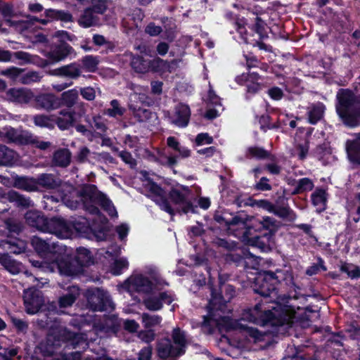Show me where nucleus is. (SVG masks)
I'll return each mask as SVG.
<instances>
[{"mask_svg":"<svg viewBox=\"0 0 360 360\" xmlns=\"http://www.w3.org/2000/svg\"><path fill=\"white\" fill-rule=\"evenodd\" d=\"M147 188L149 192L159 198L156 203L160 209L171 216H174L176 213L187 214L189 212H196L197 206L193 205L191 201L193 191L188 186L178 184L176 186H172L168 192V198L165 195V190L152 179L148 180Z\"/></svg>","mask_w":360,"mask_h":360,"instance_id":"f257e3e1","label":"nucleus"},{"mask_svg":"<svg viewBox=\"0 0 360 360\" xmlns=\"http://www.w3.org/2000/svg\"><path fill=\"white\" fill-rule=\"evenodd\" d=\"M355 94L349 89H340L336 95L335 110L342 122L348 127L360 125V83Z\"/></svg>","mask_w":360,"mask_h":360,"instance_id":"f03ea898","label":"nucleus"},{"mask_svg":"<svg viewBox=\"0 0 360 360\" xmlns=\"http://www.w3.org/2000/svg\"><path fill=\"white\" fill-rule=\"evenodd\" d=\"M286 279L284 270L276 269L261 271L255 278L254 291L264 298H270V302L278 298V285Z\"/></svg>","mask_w":360,"mask_h":360,"instance_id":"7ed1b4c3","label":"nucleus"},{"mask_svg":"<svg viewBox=\"0 0 360 360\" xmlns=\"http://www.w3.org/2000/svg\"><path fill=\"white\" fill-rule=\"evenodd\" d=\"M71 224L73 229L79 236L96 241L105 240L110 230L108 226V219L105 217L102 219H89L80 216Z\"/></svg>","mask_w":360,"mask_h":360,"instance_id":"20e7f679","label":"nucleus"},{"mask_svg":"<svg viewBox=\"0 0 360 360\" xmlns=\"http://www.w3.org/2000/svg\"><path fill=\"white\" fill-rule=\"evenodd\" d=\"M74 335L67 329L54 330L49 333L46 338L34 347L32 358L41 360V358L53 356L63 344L72 340Z\"/></svg>","mask_w":360,"mask_h":360,"instance_id":"39448f33","label":"nucleus"},{"mask_svg":"<svg viewBox=\"0 0 360 360\" xmlns=\"http://www.w3.org/2000/svg\"><path fill=\"white\" fill-rule=\"evenodd\" d=\"M236 25L237 32L242 35L247 44L257 46L260 50L270 51L271 46L263 41L269 36L266 30V24L260 17L257 16L255 22L248 26L250 32L247 31L245 27L238 22Z\"/></svg>","mask_w":360,"mask_h":360,"instance_id":"423d86ee","label":"nucleus"},{"mask_svg":"<svg viewBox=\"0 0 360 360\" xmlns=\"http://www.w3.org/2000/svg\"><path fill=\"white\" fill-rule=\"evenodd\" d=\"M250 319L255 323L262 326H283L287 321L286 314L273 308L266 309L262 303H257L252 309H250Z\"/></svg>","mask_w":360,"mask_h":360,"instance_id":"0eeeda50","label":"nucleus"},{"mask_svg":"<svg viewBox=\"0 0 360 360\" xmlns=\"http://www.w3.org/2000/svg\"><path fill=\"white\" fill-rule=\"evenodd\" d=\"M79 192V191H76L74 187L70 186L67 192L65 191H62L61 199L68 207L72 209L78 207L79 204L78 198H80L82 200L83 206L86 211L101 217L100 219H102L104 216L98 207L96 200L89 197H80L78 195Z\"/></svg>","mask_w":360,"mask_h":360,"instance_id":"6e6552de","label":"nucleus"},{"mask_svg":"<svg viewBox=\"0 0 360 360\" xmlns=\"http://www.w3.org/2000/svg\"><path fill=\"white\" fill-rule=\"evenodd\" d=\"M87 305L93 311H112L115 306L108 292L103 289L95 288L87 290Z\"/></svg>","mask_w":360,"mask_h":360,"instance_id":"1a4fd4ad","label":"nucleus"},{"mask_svg":"<svg viewBox=\"0 0 360 360\" xmlns=\"http://www.w3.org/2000/svg\"><path fill=\"white\" fill-rule=\"evenodd\" d=\"M80 197H89L94 198L96 202L100 205L102 209L107 212L108 214L112 217L114 214H117V212L112 201L107 197V195L100 191H97V187L94 184H85L78 193Z\"/></svg>","mask_w":360,"mask_h":360,"instance_id":"9d476101","label":"nucleus"},{"mask_svg":"<svg viewBox=\"0 0 360 360\" xmlns=\"http://www.w3.org/2000/svg\"><path fill=\"white\" fill-rule=\"evenodd\" d=\"M80 197H89L94 198L96 202L100 205L102 209L107 212L108 214L112 217L114 214H117V212L112 201L107 197V195L100 191H97V187L94 184H85L78 193Z\"/></svg>","mask_w":360,"mask_h":360,"instance_id":"9b49d317","label":"nucleus"},{"mask_svg":"<svg viewBox=\"0 0 360 360\" xmlns=\"http://www.w3.org/2000/svg\"><path fill=\"white\" fill-rule=\"evenodd\" d=\"M259 80H262V77L256 72H243L235 79L238 84L245 86L246 99H250L263 89L264 85Z\"/></svg>","mask_w":360,"mask_h":360,"instance_id":"f8f14e48","label":"nucleus"},{"mask_svg":"<svg viewBox=\"0 0 360 360\" xmlns=\"http://www.w3.org/2000/svg\"><path fill=\"white\" fill-rule=\"evenodd\" d=\"M52 270L57 268L60 274L65 276H74L82 273V265L75 262L72 257L58 252L52 259Z\"/></svg>","mask_w":360,"mask_h":360,"instance_id":"ddd939ff","label":"nucleus"},{"mask_svg":"<svg viewBox=\"0 0 360 360\" xmlns=\"http://www.w3.org/2000/svg\"><path fill=\"white\" fill-rule=\"evenodd\" d=\"M77 53L75 49L66 41H58L51 46L50 50L45 54L46 57L53 63H59L70 56L75 58Z\"/></svg>","mask_w":360,"mask_h":360,"instance_id":"4468645a","label":"nucleus"},{"mask_svg":"<svg viewBox=\"0 0 360 360\" xmlns=\"http://www.w3.org/2000/svg\"><path fill=\"white\" fill-rule=\"evenodd\" d=\"M157 356L162 360L176 359L183 356L186 350L174 346L170 339L165 338L158 341L156 345Z\"/></svg>","mask_w":360,"mask_h":360,"instance_id":"2eb2a0df","label":"nucleus"},{"mask_svg":"<svg viewBox=\"0 0 360 360\" xmlns=\"http://www.w3.org/2000/svg\"><path fill=\"white\" fill-rule=\"evenodd\" d=\"M23 300L26 312L32 315L39 312L44 304L41 291L35 288L25 290Z\"/></svg>","mask_w":360,"mask_h":360,"instance_id":"dca6fc26","label":"nucleus"},{"mask_svg":"<svg viewBox=\"0 0 360 360\" xmlns=\"http://www.w3.org/2000/svg\"><path fill=\"white\" fill-rule=\"evenodd\" d=\"M248 231L246 229L243 233L244 240H246L248 245L257 248L263 252L271 250L272 245L274 243V238L260 233L253 236H248Z\"/></svg>","mask_w":360,"mask_h":360,"instance_id":"f3484780","label":"nucleus"},{"mask_svg":"<svg viewBox=\"0 0 360 360\" xmlns=\"http://www.w3.org/2000/svg\"><path fill=\"white\" fill-rule=\"evenodd\" d=\"M49 74L52 76L77 79L82 75L81 64L78 61L72 62L51 70L49 71Z\"/></svg>","mask_w":360,"mask_h":360,"instance_id":"a211bd4d","label":"nucleus"},{"mask_svg":"<svg viewBox=\"0 0 360 360\" xmlns=\"http://www.w3.org/2000/svg\"><path fill=\"white\" fill-rule=\"evenodd\" d=\"M34 106L37 110L51 111L59 108L58 96L52 93H41L34 96Z\"/></svg>","mask_w":360,"mask_h":360,"instance_id":"6ab92c4d","label":"nucleus"},{"mask_svg":"<svg viewBox=\"0 0 360 360\" xmlns=\"http://www.w3.org/2000/svg\"><path fill=\"white\" fill-rule=\"evenodd\" d=\"M25 219L28 225L43 232L50 231L49 219L37 210H29L25 214Z\"/></svg>","mask_w":360,"mask_h":360,"instance_id":"aec40b11","label":"nucleus"},{"mask_svg":"<svg viewBox=\"0 0 360 360\" xmlns=\"http://www.w3.org/2000/svg\"><path fill=\"white\" fill-rule=\"evenodd\" d=\"M6 201L13 204L14 206L20 210H26L34 205L30 197L20 194L14 190H9L7 192L4 190L1 202Z\"/></svg>","mask_w":360,"mask_h":360,"instance_id":"412c9836","label":"nucleus"},{"mask_svg":"<svg viewBox=\"0 0 360 360\" xmlns=\"http://www.w3.org/2000/svg\"><path fill=\"white\" fill-rule=\"evenodd\" d=\"M214 219L220 225L230 229L231 226L245 227L246 219L240 215L233 216L231 213L226 210L221 212H216L214 215Z\"/></svg>","mask_w":360,"mask_h":360,"instance_id":"4be33fe9","label":"nucleus"},{"mask_svg":"<svg viewBox=\"0 0 360 360\" xmlns=\"http://www.w3.org/2000/svg\"><path fill=\"white\" fill-rule=\"evenodd\" d=\"M0 137L6 139L8 143L18 145H28L34 143V137L31 134L18 132L13 127L6 128L3 131H0Z\"/></svg>","mask_w":360,"mask_h":360,"instance_id":"5701e85b","label":"nucleus"},{"mask_svg":"<svg viewBox=\"0 0 360 360\" xmlns=\"http://www.w3.org/2000/svg\"><path fill=\"white\" fill-rule=\"evenodd\" d=\"M31 245L41 259L52 261L58 253V252L55 250V247L51 246L46 240L37 236H34L31 239Z\"/></svg>","mask_w":360,"mask_h":360,"instance_id":"b1692460","label":"nucleus"},{"mask_svg":"<svg viewBox=\"0 0 360 360\" xmlns=\"http://www.w3.org/2000/svg\"><path fill=\"white\" fill-rule=\"evenodd\" d=\"M44 15L45 18L39 20L43 25H46L53 20H60L62 22H73V16L68 11L49 8L45 10Z\"/></svg>","mask_w":360,"mask_h":360,"instance_id":"393cba45","label":"nucleus"},{"mask_svg":"<svg viewBox=\"0 0 360 360\" xmlns=\"http://www.w3.org/2000/svg\"><path fill=\"white\" fill-rule=\"evenodd\" d=\"M346 152L349 162L360 166V133L353 139H348L345 144Z\"/></svg>","mask_w":360,"mask_h":360,"instance_id":"a878e982","label":"nucleus"},{"mask_svg":"<svg viewBox=\"0 0 360 360\" xmlns=\"http://www.w3.org/2000/svg\"><path fill=\"white\" fill-rule=\"evenodd\" d=\"M259 226L257 231L260 233L274 238L276 233L281 227V222L276 219L269 216L262 217L259 221Z\"/></svg>","mask_w":360,"mask_h":360,"instance_id":"bb28decb","label":"nucleus"},{"mask_svg":"<svg viewBox=\"0 0 360 360\" xmlns=\"http://www.w3.org/2000/svg\"><path fill=\"white\" fill-rule=\"evenodd\" d=\"M176 65V61L172 60L171 61L165 60L159 57H156L152 60L149 59L148 72L153 73H166L172 72L174 66Z\"/></svg>","mask_w":360,"mask_h":360,"instance_id":"cd10ccee","label":"nucleus"},{"mask_svg":"<svg viewBox=\"0 0 360 360\" xmlns=\"http://www.w3.org/2000/svg\"><path fill=\"white\" fill-rule=\"evenodd\" d=\"M7 95L13 102L20 104H27L31 101H34V98L31 90L24 88H11L7 91Z\"/></svg>","mask_w":360,"mask_h":360,"instance_id":"c85d7f7f","label":"nucleus"},{"mask_svg":"<svg viewBox=\"0 0 360 360\" xmlns=\"http://www.w3.org/2000/svg\"><path fill=\"white\" fill-rule=\"evenodd\" d=\"M229 302L219 290L212 288L211 298L209 301V314H211L212 311H222Z\"/></svg>","mask_w":360,"mask_h":360,"instance_id":"c756f323","label":"nucleus"},{"mask_svg":"<svg viewBox=\"0 0 360 360\" xmlns=\"http://www.w3.org/2000/svg\"><path fill=\"white\" fill-rule=\"evenodd\" d=\"M326 105L321 102L311 103L307 108L308 122L311 124H316L324 116Z\"/></svg>","mask_w":360,"mask_h":360,"instance_id":"7c9ffc66","label":"nucleus"},{"mask_svg":"<svg viewBox=\"0 0 360 360\" xmlns=\"http://www.w3.org/2000/svg\"><path fill=\"white\" fill-rule=\"evenodd\" d=\"M73 258L77 264L82 265V273H83L84 267H88L94 264L91 251L84 247L77 248L76 255Z\"/></svg>","mask_w":360,"mask_h":360,"instance_id":"2f4dec72","label":"nucleus"},{"mask_svg":"<svg viewBox=\"0 0 360 360\" xmlns=\"http://www.w3.org/2000/svg\"><path fill=\"white\" fill-rule=\"evenodd\" d=\"M36 182L37 186L39 185L46 189H55L61 185L62 181L53 174L44 173L37 176Z\"/></svg>","mask_w":360,"mask_h":360,"instance_id":"473e14b6","label":"nucleus"},{"mask_svg":"<svg viewBox=\"0 0 360 360\" xmlns=\"http://www.w3.org/2000/svg\"><path fill=\"white\" fill-rule=\"evenodd\" d=\"M176 119L174 123L179 127H186L188 126L190 117L191 110L188 105L180 103L176 108Z\"/></svg>","mask_w":360,"mask_h":360,"instance_id":"72a5a7b5","label":"nucleus"},{"mask_svg":"<svg viewBox=\"0 0 360 360\" xmlns=\"http://www.w3.org/2000/svg\"><path fill=\"white\" fill-rule=\"evenodd\" d=\"M78 98L79 91L75 88L63 91L60 96H58L59 108H72L77 103Z\"/></svg>","mask_w":360,"mask_h":360,"instance_id":"f704fd0d","label":"nucleus"},{"mask_svg":"<svg viewBox=\"0 0 360 360\" xmlns=\"http://www.w3.org/2000/svg\"><path fill=\"white\" fill-rule=\"evenodd\" d=\"M132 283L136 291L146 294L152 292L155 287L153 282L148 277L142 274L135 276Z\"/></svg>","mask_w":360,"mask_h":360,"instance_id":"c9c22d12","label":"nucleus"},{"mask_svg":"<svg viewBox=\"0 0 360 360\" xmlns=\"http://www.w3.org/2000/svg\"><path fill=\"white\" fill-rule=\"evenodd\" d=\"M289 185L295 186V187L292 191V195H300L306 192L312 191L314 187V184L313 181L308 178L304 177L298 179H292V181L288 182Z\"/></svg>","mask_w":360,"mask_h":360,"instance_id":"e433bc0d","label":"nucleus"},{"mask_svg":"<svg viewBox=\"0 0 360 360\" xmlns=\"http://www.w3.org/2000/svg\"><path fill=\"white\" fill-rule=\"evenodd\" d=\"M77 22L82 27L88 28L98 25L99 24V18L95 15L91 8L88 7L84 10Z\"/></svg>","mask_w":360,"mask_h":360,"instance_id":"4c0bfd02","label":"nucleus"},{"mask_svg":"<svg viewBox=\"0 0 360 360\" xmlns=\"http://www.w3.org/2000/svg\"><path fill=\"white\" fill-rule=\"evenodd\" d=\"M79 288L70 286L68 289L66 294L63 295L58 298V305L60 308H67L71 307L79 295Z\"/></svg>","mask_w":360,"mask_h":360,"instance_id":"58836bf2","label":"nucleus"},{"mask_svg":"<svg viewBox=\"0 0 360 360\" xmlns=\"http://www.w3.org/2000/svg\"><path fill=\"white\" fill-rule=\"evenodd\" d=\"M71 153L68 148H59L53 155L52 162L55 166L65 167L70 165Z\"/></svg>","mask_w":360,"mask_h":360,"instance_id":"ea45409f","label":"nucleus"},{"mask_svg":"<svg viewBox=\"0 0 360 360\" xmlns=\"http://www.w3.org/2000/svg\"><path fill=\"white\" fill-rule=\"evenodd\" d=\"M13 186L26 191H35L37 190L36 179L27 176H15L13 178Z\"/></svg>","mask_w":360,"mask_h":360,"instance_id":"a19ab883","label":"nucleus"},{"mask_svg":"<svg viewBox=\"0 0 360 360\" xmlns=\"http://www.w3.org/2000/svg\"><path fill=\"white\" fill-rule=\"evenodd\" d=\"M5 243L7 245L8 252L15 255L25 252L27 248V242L18 237L8 236Z\"/></svg>","mask_w":360,"mask_h":360,"instance_id":"79ce46f5","label":"nucleus"},{"mask_svg":"<svg viewBox=\"0 0 360 360\" xmlns=\"http://www.w3.org/2000/svg\"><path fill=\"white\" fill-rule=\"evenodd\" d=\"M81 64L82 71L95 72L98 69L99 60L98 56L86 55L78 61Z\"/></svg>","mask_w":360,"mask_h":360,"instance_id":"37998d69","label":"nucleus"},{"mask_svg":"<svg viewBox=\"0 0 360 360\" xmlns=\"http://www.w3.org/2000/svg\"><path fill=\"white\" fill-rule=\"evenodd\" d=\"M15 152L5 145L0 144V165L11 166L15 162Z\"/></svg>","mask_w":360,"mask_h":360,"instance_id":"c03bdc74","label":"nucleus"},{"mask_svg":"<svg viewBox=\"0 0 360 360\" xmlns=\"http://www.w3.org/2000/svg\"><path fill=\"white\" fill-rule=\"evenodd\" d=\"M131 68L138 73L148 72L149 59H146L143 56L136 55L133 56L130 62Z\"/></svg>","mask_w":360,"mask_h":360,"instance_id":"a18cd8bd","label":"nucleus"},{"mask_svg":"<svg viewBox=\"0 0 360 360\" xmlns=\"http://www.w3.org/2000/svg\"><path fill=\"white\" fill-rule=\"evenodd\" d=\"M245 157L248 159L266 160L270 158L271 153L264 148L250 146L247 148Z\"/></svg>","mask_w":360,"mask_h":360,"instance_id":"49530a36","label":"nucleus"},{"mask_svg":"<svg viewBox=\"0 0 360 360\" xmlns=\"http://www.w3.org/2000/svg\"><path fill=\"white\" fill-rule=\"evenodd\" d=\"M244 205H249L252 207L262 208L264 210L268 211L271 213L273 211L274 204L269 200L266 199L257 200L253 197H248L247 201L244 202Z\"/></svg>","mask_w":360,"mask_h":360,"instance_id":"de8ad7c7","label":"nucleus"},{"mask_svg":"<svg viewBox=\"0 0 360 360\" xmlns=\"http://www.w3.org/2000/svg\"><path fill=\"white\" fill-rule=\"evenodd\" d=\"M212 244L217 248H221L228 252L234 251L238 248V242L219 237L214 239Z\"/></svg>","mask_w":360,"mask_h":360,"instance_id":"09e8293b","label":"nucleus"},{"mask_svg":"<svg viewBox=\"0 0 360 360\" xmlns=\"http://www.w3.org/2000/svg\"><path fill=\"white\" fill-rule=\"evenodd\" d=\"M142 323L145 328H151L159 326L162 318L158 314H150L148 313H143L141 316Z\"/></svg>","mask_w":360,"mask_h":360,"instance_id":"8fccbe9b","label":"nucleus"},{"mask_svg":"<svg viewBox=\"0 0 360 360\" xmlns=\"http://www.w3.org/2000/svg\"><path fill=\"white\" fill-rule=\"evenodd\" d=\"M34 123L41 127L53 129L55 127L54 116L37 115L34 117Z\"/></svg>","mask_w":360,"mask_h":360,"instance_id":"3c124183","label":"nucleus"},{"mask_svg":"<svg viewBox=\"0 0 360 360\" xmlns=\"http://www.w3.org/2000/svg\"><path fill=\"white\" fill-rule=\"evenodd\" d=\"M271 213L282 219L290 218L294 219L296 216L294 211L288 206H278L274 204L273 211H271Z\"/></svg>","mask_w":360,"mask_h":360,"instance_id":"603ef678","label":"nucleus"},{"mask_svg":"<svg viewBox=\"0 0 360 360\" xmlns=\"http://www.w3.org/2000/svg\"><path fill=\"white\" fill-rule=\"evenodd\" d=\"M311 203L314 206L325 205L327 201V193L322 188H316L311 195Z\"/></svg>","mask_w":360,"mask_h":360,"instance_id":"864d4df0","label":"nucleus"},{"mask_svg":"<svg viewBox=\"0 0 360 360\" xmlns=\"http://www.w3.org/2000/svg\"><path fill=\"white\" fill-rule=\"evenodd\" d=\"M172 338L176 347H180L186 350V336L179 328H175L172 330Z\"/></svg>","mask_w":360,"mask_h":360,"instance_id":"5fc2aeb1","label":"nucleus"},{"mask_svg":"<svg viewBox=\"0 0 360 360\" xmlns=\"http://www.w3.org/2000/svg\"><path fill=\"white\" fill-rule=\"evenodd\" d=\"M110 108H108L105 111V114L110 117H116L117 116L124 115L126 110L124 108L121 107L120 102L117 99H113L110 101Z\"/></svg>","mask_w":360,"mask_h":360,"instance_id":"6e6d98bb","label":"nucleus"},{"mask_svg":"<svg viewBox=\"0 0 360 360\" xmlns=\"http://www.w3.org/2000/svg\"><path fill=\"white\" fill-rule=\"evenodd\" d=\"M143 304L147 309L153 311L161 310L163 307V304L161 302L158 295L151 296L145 299Z\"/></svg>","mask_w":360,"mask_h":360,"instance_id":"4d7b16f0","label":"nucleus"},{"mask_svg":"<svg viewBox=\"0 0 360 360\" xmlns=\"http://www.w3.org/2000/svg\"><path fill=\"white\" fill-rule=\"evenodd\" d=\"M246 335L253 339L254 342H259L264 340L265 333L261 332L256 328L250 326H243Z\"/></svg>","mask_w":360,"mask_h":360,"instance_id":"13d9d810","label":"nucleus"},{"mask_svg":"<svg viewBox=\"0 0 360 360\" xmlns=\"http://www.w3.org/2000/svg\"><path fill=\"white\" fill-rule=\"evenodd\" d=\"M219 291L221 293L224 292V297L230 302V300L234 297L236 294V290L234 286L230 284H225L224 281H222V276H219Z\"/></svg>","mask_w":360,"mask_h":360,"instance_id":"bf43d9fd","label":"nucleus"},{"mask_svg":"<svg viewBox=\"0 0 360 360\" xmlns=\"http://www.w3.org/2000/svg\"><path fill=\"white\" fill-rule=\"evenodd\" d=\"M129 108L132 112L134 116L140 122L148 119L150 117V111L149 110L137 107L133 104L129 105Z\"/></svg>","mask_w":360,"mask_h":360,"instance_id":"052dcab7","label":"nucleus"},{"mask_svg":"<svg viewBox=\"0 0 360 360\" xmlns=\"http://www.w3.org/2000/svg\"><path fill=\"white\" fill-rule=\"evenodd\" d=\"M11 321L15 328L16 332L18 334H25L27 333L29 325L28 323L26 321H24L23 319H18L14 316H12L11 318Z\"/></svg>","mask_w":360,"mask_h":360,"instance_id":"680f3d73","label":"nucleus"},{"mask_svg":"<svg viewBox=\"0 0 360 360\" xmlns=\"http://www.w3.org/2000/svg\"><path fill=\"white\" fill-rule=\"evenodd\" d=\"M6 225L8 231V236L11 237H16L15 235L19 236L23 229V226L20 223L10 219L6 221Z\"/></svg>","mask_w":360,"mask_h":360,"instance_id":"e2e57ef3","label":"nucleus"},{"mask_svg":"<svg viewBox=\"0 0 360 360\" xmlns=\"http://www.w3.org/2000/svg\"><path fill=\"white\" fill-rule=\"evenodd\" d=\"M41 76L38 72L29 71L20 77V82L24 84H30L33 82H38L41 80Z\"/></svg>","mask_w":360,"mask_h":360,"instance_id":"0e129e2a","label":"nucleus"},{"mask_svg":"<svg viewBox=\"0 0 360 360\" xmlns=\"http://www.w3.org/2000/svg\"><path fill=\"white\" fill-rule=\"evenodd\" d=\"M94 127L98 130L97 136L101 137L105 134L108 130V127L105 124L103 117L101 115H96L93 117Z\"/></svg>","mask_w":360,"mask_h":360,"instance_id":"69168bd1","label":"nucleus"},{"mask_svg":"<svg viewBox=\"0 0 360 360\" xmlns=\"http://www.w3.org/2000/svg\"><path fill=\"white\" fill-rule=\"evenodd\" d=\"M314 153L319 159H323L326 155H330L332 153V149L330 143L323 142L318 145L314 150Z\"/></svg>","mask_w":360,"mask_h":360,"instance_id":"338daca9","label":"nucleus"},{"mask_svg":"<svg viewBox=\"0 0 360 360\" xmlns=\"http://www.w3.org/2000/svg\"><path fill=\"white\" fill-rule=\"evenodd\" d=\"M346 332L354 340L360 339V326L356 321H353L347 326Z\"/></svg>","mask_w":360,"mask_h":360,"instance_id":"774afa93","label":"nucleus"}]
</instances>
